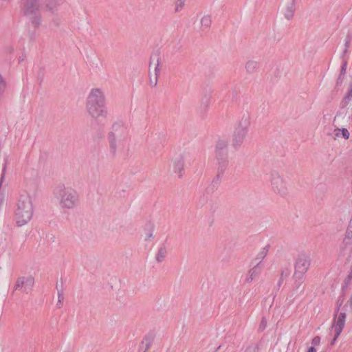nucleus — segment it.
<instances>
[{"instance_id": "nucleus-14", "label": "nucleus", "mask_w": 352, "mask_h": 352, "mask_svg": "<svg viewBox=\"0 0 352 352\" xmlns=\"http://www.w3.org/2000/svg\"><path fill=\"white\" fill-rule=\"evenodd\" d=\"M245 134L243 131L237 132L234 134L232 144L234 146H240L245 139Z\"/></svg>"}, {"instance_id": "nucleus-10", "label": "nucleus", "mask_w": 352, "mask_h": 352, "mask_svg": "<svg viewBox=\"0 0 352 352\" xmlns=\"http://www.w3.org/2000/svg\"><path fill=\"white\" fill-rule=\"evenodd\" d=\"M41 0H25V9L27 14H32L41 8Z\"/></svg>"}, {"instance_id": "nucleus-5", "label": "nucleus", "mask_w": 352, "mask_h": 352, "mask_svg": "<svg viewBox=\"0 0 352 352\" xmlns=\"http://www.w3.org/2000/svg\"><path fill=\"white\" fill-rule=\"evenodd\" d=\"M185 157L179 155L173 158L168 166V171L178 177H182L184 173Z\"/></svg>"}, {"instance_id": "nucleus-22", "label": "nucleus", "mask_w": 352, "mask_h": 352, "mask_svg": "<svg viewBox=\"0 0 352 352\" xmlns=\"http://www.w3.org/2000/svg\"><path fill=\"white\" fill-rule=\"evenodd\" d=\"M267 250L266 248H263V250L259 253V258L261 260L263 259L267 255Z\"/></svg>"}, {"instance_id": "nucleus-24", "label": "nucleus", "mask_w": 352, "mask_h": 352, "mask_svg": "<svg viewBox=\"0 0 352 352\" xmlns=\"http://www.w3.org/2000/svg\"><path fill=\"white\" fill-rule=\"evenodd\" d=\"M346 236L348 238H352V230H350V229H348L346 232Z\"/></svg>"}, {"instance_id": "nucleus-13", "label": "nucleus", "mask_w": 352, "mask_h": 352, "mask_svg": "<svg viewBox=\"0 0 352 352\" xmlns=\"http://www.w3.org/2000/svg\"><path fill=\"white\" fill-rule=\"evenodd\" d=\"M260 274L259 270L256 267H254L252 269H250L245 277V281L247 283H250L255 280L256 278H258V275Z\"/></svg>"}, {"instance_id": "nucleus-3", "label": "nucleus", "mask_w": 352, "mask_h": 352, "mask_svg": "<svg viewBox=\"0 0 352 352\" xmlns=\"http://www.w3.org/2000/svg\"><path fill=\"white\" fill-rule=\"evenodd\" d=\"M34 207L31 197L27 194L21 195L14 213V220L19 226L28 223L32 219Z\"/></svg>"}, {"instance_id": "nucleus-1", "label": "nucleus", "mask_w": 352, "mask_h": 352, "mask_svg": "<svg viewBox=\"0 0 352 352\" xmlns=\"http://www.w3.org/2000/svg\"><path fill=\"white\" fill-rule=\"evenodd\" d=\"M87 113L93 118L105 117L107 114L104 91L99 88H93L89 92L85 102Z\"/></svg>"}, {"instance_id": "nucleus-6", "label": "nucleus", "mask_w": 352, "mask_h": 352, "mask_svg": "<svg viewBox=\"0 0 352 352\" xmlns=\"http://www.w3.org/2000/svg\"><path fill=\"white\" fill-rule=\"evenodd\" d=\"M271 185L273 190L280 195H285L288 192V186L286 181L279 175L273 176Z\"/></svg>"}, {"instance_id": "nucleus-15", "label": "nucleus", "mask_w": 352, "mask_h": 352, "mask_svg": "<svg viewBox=\"0 0 352 352\" xmlns=\"http://www.w3.org/2000/svg\"><path fill=\"white\" fill-rule=\"evenodd\" d=\"M228 146V141L223 138H219L216 144L215 150L217 153H221V151H223Z\"/></svg>"}, {"instance_id": "nucleus-2", "label": "nucleus", "mask_w": 352, "mask_h": 352, "mask_svg": "<svg viewBox=\"0 0 352 352\" xmlns=\"http://www.w3.org/2000/svg\"><path fill=\"white\" fill-rule=\"evenodd\" d=\"M53 195L56 203L63 210L73 209L78 204V194L72 187L58 186L54 190Z\"/></svg>"}, {"instance_id": "nucleus-9", "label": "nucleus", "mask_w": 352, "mask_h": 352, "mask_svg": "<svg viewBox=\"0 0 352 352\" xmlns=\"http://www.w3.org/2000/svg\"><path fill=\"white\" fill-rule=\"evenodd\" d=\"M309 267V261L306 257H299L295 266L294 276L301 277L307 271Z\"/></svg>"}, {"instance_id": "nucleus-19", "label": "nucleus", "mask_w": 352, "mask_h": 352, "mask_svg": "<svg viewBox=\"0 0 352 352\" xmlns=\"http://www.w3.org/2000/svg\"><path fill=\"white\" fill-rule=\"evenodd\" d=\"M149 347V342L147 340H144L140 344V351L145 352Z\"/></svg>"}, {"instance_id": "nucleus-18", "label": "nucleus", "mask_w": 352, "mask_h": 352, "mask_svg": "<svg viewBox=\"0 0 352 352\" xmlns=\"http://www.w3.org/2000/svg\"><path fill=\"white\" fill-rule=\"evenodd\" d=\"M186 0H177L175 3V12H180L185 6Z\"/></svg>"}, {"instance_id": "nucleus-17", "label": "nucleus", "mask_w": 352, "mask_h": 352, "mask_svg": "<svg viewBox=\"0 0 352 352\" xmlns=\"http://www.w3.org/2000/svg\"><path fill=\"white\" fill-rule=\"evenodd\" d=\"M201 24L203 28H208L211 24V18L208 15H205L201 19Z\"/></svg>"}, {"instance_id": "nucleus-11", "label": "nucleus", "mask_w": 352, "mask_h": 352, "mask_svg": "<svg viewBox=\"0 0 352 352\" xmlns=\"http://www.w3.org/2000/svg\"><path fill=\"white\" fill-rule=\"evenodd\" d=\"M284 14L287 19L292 17L295 10L294 0H289L283 6Z\"/></svg>"}, {"instance_id": "nucleus-25", "label": "nucleus", "mask_w": 352, "mask_h": 352, "mask_svg": "<svg viewBox=\"0 0 352 352\" xmlns=\"http://www.w3.org/2000/svg\"><path fill=\"white\" fill-rule=\"evenodd\" d=\"M255 65H256V63H254V62H249V63H248L246 67H247L248 69H249L251 66H254V67Z\"/></svg>"}, {"instance_id": "nucleus-23", "label": "nucleus", "mask_w": 352, "mask_h": 352, "mask_svg": "<svg viewBox=\"0 0 352 352\" xmlns=\"http://www.w3.org/2000/svg\"><path fill=\"white\" fill-rule=\"evenodd\" d=\"M153 238V235L152 233L149 232L146 234V236H145V240L146 241H148V240H151Z\"/></svg>"}, {"instance_id": "nucleus-16", "label": "nucleus", "mask_w": 352, "mask_h": 352, "mask_svg": "<svg viewBox=\"0 0 352 352\" xmlns=\"http://www.w3.org/2000/svg\"><path fill=\"white\" fill-rule=\"evenodd\" d=\"M167 254V248L165 246L160 247L156 254V260L158 262H162L166 258Z\"/></svg>"}, {"instance_id": "nucleus-12", "label": "nucleus", "mask_w": 352, "mask_h": 352, "mask_svg": "<svg viewBox=\"0 0 352 352\" xmlns=\"http://www.w3.org/2000/svg\"><path fill=\"white\" fill-rule=\"evenodd\" d=\"M333 135H334V139L343 138L344 139L347 140L349 138L350 133H349V131L345 128H342V129L336 128L333 130Z\"/></svg>"}, {"instance_id": "nucleus-26", "label": "nucleus", "mask_w": 352, "mask_h": 352, "mask_svg": "<svg viewBox=\"0 0 352 352\" xmlns=\"http://www.w3.org/2000/svg\"><path fill=\"white\" fill-rule=\"evenodd\" d=\"M307 352H316V349L314 347L311 346L309 348Z\"/></svg>"}, {"instance_id": "nucleus-20", "label": "nucleus", "mask_w": 352, "mask_h": 352, "mask_svg": "<svg viewBox=\"0 0 352 352\" xmlns=\"http://www.w3.org/2000/svg\"><path fill=\"white\" fill-rule=\"evenodd\" d=\"M6 89V83L2 77V76L0 74V95H1Z\"/></svg>"}, {"instance_id": "nucleus-7", "label": "nucleus", "mask_w": 352, "mask_h": 352, "mask_svg": "<svg viewBox=\"0 0 352 352\" xmlns=\"http://www.w3.org/2000/svg\"><path fill=\"white\" fill-rule=\"evenodd\" d=\"M34 283V280L32 276L21 277L16 280V289L28 292L32 288Z\"/></svg>"}, {"instance_id": "nucleus-21", "label": "nucleus", "mask_w": 352, "mask_h": 352, "mask_svg": "<svg viewBox=\"0 0 352 352\" xmlns=\"http://www.w3.org/2000/svg\"><path fill=\"white\" fill-rule=\"evenodd\" d=\"M110 146L112 150L116 151V138L113 136L110 140Z\"/></svg>"}, {"instance_id": "nucleus-4", "label": "nucleus", "mask_w": 352, "mask_h": 352, "mask_svg": "<svg viewBox=\"0 0 352 352\" xmlns=\"http://www.w3.org/2000/svg\"><path fill=\"white\" fill-rule=\"evenodd\" d=\"M161 72V63L158 57L155 56L151 58L149 65V83L152 87L157 84L158 78Z\"/></svg>"}, {"instance_id": "nucleus-8", "label": "nucleus", "mask_w": 352, "mask_h": 352, "mask_svg": "<svg viewBox=\"0 0 352 352\" xmlns=\"http://www.w3.org/2000/svg\"><path fill=\"white\" fill-rule=\"evenodd\" d=\"M345 320H346V314L344 313H340L336 318L334 324H333V329L335 331V337L332 342L333 344L336 340L338 338L340 333L342 331V329L345 325Z\"/></svg>"}]
</instances>
